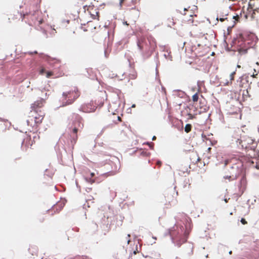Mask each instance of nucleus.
I'll use <instances>...</instances> for the list:
<instances>
[{
	"label": "nucleus",
	"instance_id": "f257e3e1",
	"mask_svg": "<svg viewBox=\"0 0 259 259\" xmlns=\"http://www.w3.org/2000/svg\"><path fill=\"white\" fill-rule=\"evenodd\" d=\"M40 107V105H39L38 102H35L31 105V108H32V110L30 111L29 115V117L31 118L26 120L27 125L29 124L30 120H33L35 123H40L41 122L44 118V113L40 112L38 114L36 110V108Z\"/></svg>",
	"mask_w": 259,
	"mask_h": 259
},
{
	"label": "nucleus",
	"instance_id": "f03ea898",
	"mask_svg": "<svg viewBox=\"0 0 259 259\" xmlns=\"http://www.w3.org/2000/svg\"><path fill=\"white\" fill-rule=\"evenodd\" d=\"M172 243H176L178 247H180L181 245L187 241V237L185 236H178V233L175 231V229H170L168 231Z\"/></svg>",
	"mask_w": 259,
	"mask_h": 259
},
{
	"label": "nucleus",
	"instance_id": "7ed1b4c3",
	"mask_svg": "<svg viewBox=\"0 0 259 259\" xmlns=\"http://www.w3.org/2000/svg\"><path fill=\"white\" fill-rule=\"evenodd\" d=\"M79 96V94H78L74 96L72 99H69L66 101H63L62 104L60 106V107H65L72 104Z\"/></svg>",
	"mask_w": 259,
	"mask_h": 259
},
{
	"label": "nucleus",
	"instance_id": "20e7f679",
	"mask_svg": "<svg viewBox=\"0 0 259 259\" xmlns=\"http://www.w3.org/2000/svg\"><path fill=\"white\" fill-rule=\"evenodd\" d=\"M72 125L73 126L76 125L78 129L79 127L82 128L83 126V123L81 122V119L80 118V117L77 118L76 120L73 121L72 122Z\"/></svg>",
	"mask_w": 259,
	"mask_h": 259
},
{
	"label": "nucleus",
	"instance_id": "39448f33",
	"mask_svg": "<svg viewBox=\"0 0 259 259\" xmlns=\"http://www.w3.org/2000/svg\"><path fill=\"white\" fill-rule=\"evenodd\" d=\"M72 92H73V91H70L68 92H63L62 95V98H63V99H62V102L63 101H66L68 99H70V97L69 96V95Z\"/></svg>",
	"mask_w": 259,
	"mask_h": 259
},
{
	"label": "nucleus",
	"instance_id": "423d86ee",
	"mask_svg": "<svg viewBox=\"0 0 259 259\" xmlns=\"http://www.w3.org/2000/svg\"><path fill=\"white\" fill-rule=\"evenodd\" d=\"M192 126L190 124H186L185 127V131L186 133H189L191 130Z\"/></svg>",
	"mask_w": 259,
	"mask_h": 259
},
{
	"label": "nucleus",
	"instance_id": "0eeeda50",
	"mask_svg": "<svg viewBox=\"0 0 259 259\" xmlns=\"http://www.w3.org/2000/svg\"><path fill=\"white\" fill-rule=\"evenodd\" d=\"M69 128L72 129V132L74 134H76L77 133L78 128L76 125L75 126L72 125L70 127H69Z\"/></svg>",
	"mask_w": 259,
	"mask_h": 259
},
{
	"label": "nucleus",
	"instance_id": "6e6552de",
	"mask_svg": "<svg viewBox=\"0 0 259 259\" xmlns=\"http://www.w3.org/2000/svg\"><path fill=\"white\" fill-rule=\"evenodd\" d=\"M198 100V95L197 93L194 94L192 96V100L193 102H197Z\"/></svg>",
	"mask_w": 259,
	"mask_h": 259
},
{
	"label": "nucleus",
	"instance_id": "1a4fd4ad",
	"mask_svg": "<svg viewBox=\"0 0 259 259\" xmlns=\"http://www.w3.org/2000/svg\"><path fill=\"white\" fill-rule=\"evenodd\" d=\"M163 56L165 59L172 61V56L169 54V53H168V54H164Z\"/></svg>",
	"mask_w": 259,
	"mask_h": 259
},
{
	"label": "nucleus",
	"instance_id": "9d476101",
	"mask_svg": "<svg viewBox=\"0 0 259 259\" xmlns=\"http://www.w3.org/2000/svg\"><path fill=\"white\" fill-rule=\"evenodd\" d=\"M137 44L139 49L142 50L143 49V47L141 45V40L140 39L137 40Z\"/></svg>",
	"mask_w": 259,
	"mask_h": 259
},
{
	"label": "nucleus",
	"instance_id": "9b49d317",
	"mask_svg": "<svg viewBox=\"0 0 259 259\" xmlns=\"http://www.w3.org/2000/svg\"><path fill=\"white\" fill-rule=\"evenodd\" d=\"M235 24V21H234V24L232 26H229L227 28L228 34H229L230 32L231 31L232 28L234 26Z\"/></svg>",
	"mask_w": 259,
	"mask_h": 259
},
{
	"label": "nucleus",
	"instance_id": "f8f14e48",
	"mask_svg": "<svg viewBox=\"0 0 259 259\" xmlns=\"http://www.w3.org/2000/svg\"><path fill=\"white\" fill-rule=\"evenodd\" d=\"M146 144L149 145V146L151 149H154V144L153 143L147 142Z\"/></svg>",
	"mask_w": 259,
	"mask_h": 259
},
{
	"label": "nucleus",
	"instance_id": "ddd939ff",
	"mask_svg": "<svg viewBox=\"0 0 259 259\" xmlns=\"http://www.w3.org/2000/svg\"><path fill=\"white\" fill-rule=\"evenodd\" d=\"M235 74V71H233L230 75V80H232L234 79V75Z\"/></svg>",
	"mask_w": 259,
	"mask_h": 259
},
{
	"label": "nucleus",
	"instance_id": "4468645a",
	"mask_svg": "<svg viewBox=\"0 0 259 259\" xmlns=\"http://www.w3.org/2000/svg\"><path fill=\"white\" fill-rule=\"evenodd\" d=\"M227 17H221V18H220L219 19L218 18V17L217 18V20H219L220 21H221V22H223L225 20H227Z\"/></svg>",
	"mask_w": 259,
	"mask_h": 259
},
{
	"label": "nucleus",
	"instance_id": "2eb2a0df",
	"mask_svg": "<svg viewBox=\"0 0 259 259\" xmlns=\"http://www.w3.org/2000/svg\"><path fill=\"white\" fill-rule=\"evenodd\" d=\"M238 51L241 53V52H243L244 53H246L247 52V50H244L243 49H239L238 50Z\"/></svg>",
	"mask_w": 259,
	"mask_h": 259
},
{
	"label": "nucleus",
	"instance_id": "dca6fc26",
	"mask_svg": "<svg viewBox=\"0 0 259 259\" xmlns=\"http://www.w3.org/2000/svg\"><path fill=\"white\" fill-rule=\"evenodd\" d=\"M85 180L87 182H90V183H93L94 182V180H92L90 178H85Z\"/></svg>",
	"mask_w": 259,
	"mask_h": 259
},
{
	"label": "nucleus",
	"instance_id": "f3484780",
	"mask_svg": "<svg viewBox=\"0 0 259 259\" xmlns=\"http://www.w3.org/2000/svg\"><path fill=\"white\" fill-rule=\"evenodd\" d=\"M241 222L243 224H245L246 223V222L245 221V220L244 219H243L242 218L241 220Z\"/></svg>",
	"mask_w": 259,
	"mask_h": 259
},
{
	"label": "nucleus",
	"instance_id": "a211bd4d",
	"mask_svg": "<svg viewBox=\"0 0 259 259\" xmlns=\"http://www.w3.org/2000/svg\"><path fill=\"white\" fill-rule=\"evenodd\" d=\"M52 73L51 72H47V77L48 78H49V77H50L52 75Z\"/></svg>",
	"mask_w": 259,
	"mask_h": 259
},
{
	"label": "nucleus",
	"instance_id": "6ab92c4d",
	"mask_svg": "<svg viewBox=\"0 0 259 259\" xmlns=\"http://www.w3.org/2000/svg\"><path fill=\"white\" fill-rule=\"evenodd\" d=\"M106 128V126H104V127L102 128V131H101V132L100 134H102V133H103V132H104V131H105V130Z\"/></svg>",
	"mask_w": 259,
	"mask_h": 259
},
{
	"label": "nucleus",
	"instance_id": "aec40b11",
	"mask_svg": "<svg viewBox=\"0 0 259 259\" xmlns=\"http://www.w3.org/2000/svg\"><path fill=\"white\" fill-rule=\"evenodd\" d=\"M123 1L124 0H119V5L120 7H121Z\"/></svg>",
	"mask_w": 259,
	"mask_h": 259
},
{
	"label": "nucleus",
	"instance_id": "412c9836",
	"mask_svg": "<svg viewBox=\"0 0 259 259\" xmlns=\"http://www.w3.org/2000/svg\"><path fill=\"white\" fill-rule=\"evenodd\" d=\"M29 53L30 54H37V51H34L33 52H29Z\"/></svg>",
	"mask_w": 259,
	"mask_h": 259
},
{
	"label": "nucleus",
	"instance_id": "4be33fe9",
	"mask_svg": "<svg viewBox=\"0 0 259 259\" xmlns=\"http://www.w3.org/2000/svg\"><path fill=\"white\" fill-rule=\"evenodd\" d=\"M229 198H228V199H227V198H224V201H225L226 203H227V202H228V200H229Z\"/></svg>",
	"mask_w": 259,
	"mask_h": 259
},
{
	"label": "nucleus",
	"instance_id": "5701e85b",
	"mask_svg": "<svg viewBox=\"0 0 259 259\" xmlns=\"http://www.w3.org/2000/svg\"><path fill=\"white\" fill-rule=\"evenodd\" d=\"M44 72H45V70H44V69H42L40 70V73H41V74H43Z\"/></svg>",
	"mask_w": 259,
	"mask_h": 259
},
{
	"label": "nucleus",
	"instance_id": "b1692460",
	"mask_svg": "<svg viewBox=\"0 0 259 259\" xmlns=\"http://www.w3.org/2000/svg\"><path fill=\"white\" fill-rule=\"evenodd\" d=\"M90 175L91 177H93L95 176V174L94 172H91Z\"/></svg>",
	"mask_w": 259,
	"mask_h": 259
},
{
	"label": "nucleus",
	"instance_id": "393cba45",
	"mask_svg": "<svg viewBox=\"0 0 259 259\" xmlns=\"http://www.w3.org/2000/svg\"><path fill=\"white\" fill-rule=\"evenodd\" d=\"M136 107V105L135 104H133L131 106V108H135Z\"/></svg>",
	"mask_w": 259,
	"mask_h": 259
},
{
	"label": "nucleus",
	"instance_id": "a878e982",
	"mask_svg": "<svg viewBox=\"0 0 259 259\" xmlns=\"http://www.w3.org/2000/svg\"><path fill=\"white\" fill-rule=\"evenodd\" d=\"M255 168H256V169H259V165L256 164V166H255Z\"/></svg>",
	"mask_w": 259,
	"mask_h": 259
},
{
	"label": "nucleus",
	"instance_id": "bb28decb",
	"mask_svg": "<svg viewBox=\"0 0 259 259\" xmlns=\"http://www.w3.org/2000/svg\"><path fill=\"white\" fill-rule=\"evenodd\" d=\"M236 17H238V15H237L236 16H233L232 19H235Z\"/></svg>",
	"mask_w": 259,
	"mask_h": 259
},
{
	"label": "nucleus",
	"instance_id": "cd10ccee",
	"mask_svg": "<svg viewBox=\"0 0 259 259\" xmlns=\"http://www.w3.org/2000/svg\"><path fill=\"white\" fill-rule=\"evenodd\" d=\"M152 140H155L156 139V137L155 136H154L153 137H152Z\"/></svg>",
	"mask_w": 259,
	"mask_h": 259
},
{
	"label": "nucleus",
	"instance_id": "c85d7f7f",
	"mask_svg": "<svg viewBox=\"0 0 259 259\" xmlns=\"http://www.w3.org/2000/svg\"><path fill=\"white\" fill-rule=\"evenodd\" d=\"M230 178H231V176H226V177H225V178H226V179H229Z\"/></svg>",
	"mask_w": 259,
	"mask_h": 259
},
{
	"label": "nucleus",
	"instance_id": "c756f323",
	"mask_svg": "<svg viewBox=\"0 0 259 259\" xmlns=\"http://www.w3.org/2000/svg\"><path fill=\"white\" fill-rule=\"evenodd\" d=\"M157 164H158L160 165V164H161V161H158V162H157Z\"/></svg>",
	"mask_w": 259,
	"mask_h": 259
},
{
	"label": "nucleus",
	"instance_id": "7c9ffc66",
	"mask_svg": "<svg viewBox=\"0 0 259 259\" xmlns=\"http://www.w3.org/2000/svg\"><path fill=\"white\" fill-rule=\"evenodd\" d=\"M123 24H125V25H128V24H127V22H126V21L124 22H123Z\"/></svg>",
	"mask_w": 259,
	"mask_h": 259
},
{
	"label": "nucleus",
	"instance_id": "2f4dec72",
	"mask_svg": "<svg viewBox=\"0 0 259 259\" xmlns=\"http://www.w3.org/2000/svg\"><path fill=\"white\" fill-rule=\"evenodd\" d=\"M74 92L75 93H77V92H78V89H76V90H75L74 91Z\"/></svg>",
	"mask_w": 259,
	"mask_h": 259
},
{
	"label": "nucleus",
	"instance_id": "473e14b6",
	"mask_svg": "<svg viewBox=\"0 0 259 259\" xmlns=\"http://www.w3.org/2000/svg\"><path fill=\"white\" fill-rule=\"evenodd\" d=\"M232 251H231V250H230V251L229 252V254H232Z\"/></svg>",
	"mask_w": 259,
	"mask_h": 259
},
{
	"label": "nucleus",
	"instance_id": "72a5a7b5",
	"mask_svg": "<svg viewBox=\"0 0 259 259\" xmlns=\"http://www.w3.org/2000/svg\"><path fill=\"white\" fill-rule=\"evenodd\" d=\"M229 81H227L226 82V84H229Z\"/></svg>",
	"mask_w": 259,
	"mask_h": 259
},
{
	"label": "nucleus",
	"instance_id": "f704fd0d",
	"mask_svg": "<svg viewBox=\"0 0 259 259\" xmlns=\"http://www.w3.org/2000/svg\"><path fill=\"white\" fill-rule=\"evenodd\" d=\"M130 242V240L128 239V240H127V244H129Z\"/></svg>",
	"mask_w": 259,
	"mask_h": 259
},
{
	"label": "nucleus",
	"instance_id": "c9c22d12",
	"mask_svg": "<svg viewBox=\"0 0 259 259\" xmlns=\"http://www.w3.org/2000/svg\"><path fill=\"white\" fill-rule=\"evenodd\" d=\"M237 67L238 68H240V65H237Z\"/></svg>",
	"mask_w": 259,
	"mask_h": 259
},
{
	"label": "nucleus",
	"instance_id": "e433bc0d",
	"mask_svg": "<svg viewBox=\"0 0 259 259\" xmlns=\"http://www.w3.org/2000/svg\"><path fill=\"white\" fill-rule=\"evenodd\" d=\"M200 160V158L198 157V159H197V161H199Z\"/></svg>",
	"mask_w": 259,
	"mask_h": 259
},
{
	"label": "nucleus",
	"instance_id": "4c0bfd02",
	"mask_svg": "<svg viewBox=\"0 0 259 259\" xmlns=\"http://www.w3.org/2000/svg\"><path fill=\"white\" fill-rule=\"evenodd\" d=\"M210 149H211V148L209 147V148H208L207 150H210Z\"/></svg>",
	"mask_w": 259,
	"mask_h": 259
},
{
	"label": "nucleus",
	"instance_id": "58836bf2",
	"mask_svg": "<svg viewBox=\"0 0 259 259\" xmlns=\"http://www.w3.org/2000/svg\"><path fill=\"white\" fill-rule=\"evenodd\" d=\"M186 10H187V9H186V8H184V11H186Z\"/></svg>",
	"mask_w": 259,
	"mask_h": 259
},
{
	"label": "nucleus",
	"instance_id": "ea45409f",
	"mask_svg": "<svg viewBox=\"0 0 259 259\" xmlns=\"http://www.w3.org/2000/svg\"><path fill=\"white\" fill-rule=\"evenodd\" d=\"M105 56L106 57V52L105 51Z\"/></svg>",
	"mask_w": 259,
	"mask_h": 259
},
{
	"label": "nucleus",
	"instance_id": "a19ab883",
	"mask_svg": "<svg viewBox=\"0 0 259 259\" xmlns=\"http://www.w3.org/2000/svg\"><path fill=\"white\" fill-rule=\"evenodd\" d=\"M236 38H234V40H233V42H234V41H236Z\"/></svg>",
	"mask_w": 259,
	"mask_h": 259
},
{
	"label": "nucleus",
	"instance_id": "79ce46f5",
	"mask_svg": "<svg viewBox=\"0 0 259 259\" xmlns=\"http://www.w3.org/2000/svg\"><path fill=\"white\" fill-rule=\"evenodd\" d=\"M130 237V234H128L127 235V237Z\"/></svg>",
	"mask_w": 259,
	"mask_h": 259
},
{
	"label": "nucleus",
	"instance_id": "37998d69",
	"mask_svg": "<svg viewBox=\"0 0 259 259\" xmlns=\"http://www.w3.org/2000/svg\"><path fill=\"white\" fill-rule=\"evenodd\" d=\"M45 95H46V97L47 96V93H46Z\"/></svg>",
	"mask_w": 259,
	"mask_h": 259
},
{
	"label": "nucleus",
	"instance_id": "c03bdc74",
	"mask_svg": "<svg viewBox=\"0 0 259 259\" xmlns=\"http://www.w3.org/2000/svg\"><path fill=\"white\" fill-rule=\"evenodd\" d=\"M67 23H69V20H67Z\"/></svg>",
	"mask_w": 259,
	"mask_h": 259
},
{
	"label": "nucleus",
	"instance_id": "a18cd8bd",
	"mask_svg": "<svg viewBox=\"0 0 259 259\" xmlns=\"http://www.w3.org/2000/svg\"><path fill=\"white\" fill-rule=\"evenodd\" d=\"M213 54H214V53H213V52H212L211 55H213Z\"/></svg>",
	"mask_w": 259,
	"mask_h": 259
},
{
	"label": "nucleus",
	"instance_id": "49530a36",
	"mask_svg": "<svg viewBox=\"0 0 259 259\" xmlns=\"http://www.w3.org/2000/svg\"><path fill=\"white\" fill-rule=\"evenodd\" d=\"M258 132H259V128H258Z\"/></svg>",
	"mask_w": 259,
	"mask_h": 259
}]
</instances>
